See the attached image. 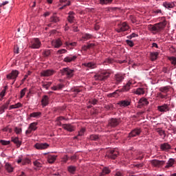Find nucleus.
Returning <instances> with one entry per match:
<instances>
[{"label": "nucleus", "mask_w": 176, "mask_h": 176, "mask_svg": "<svg viewBox=\"0 0 176 176\" xmlns=\"http://www.w3.org/2000/svg\"><path fill=\"white\" fill-rule=\"evenodd\" d=\"M127 30H129V26L127 25V23H126V22L118 24L117 28H116V31H117L118 33L124 32V31H127Z\"/></svg>", "instance_id": "obj_8"}, {"label": "nucleus", "mask_w": 176, "mask_h": 176, "mask_svg": "<svg viewBox=\"0 0 176 176\" xmlns=\"http://www.w3.org/2000/svg\"><path fill=\"white\" fill-rule=\"evenodd\" d=\"M60 3H65L64 6H69L71 5V1L67 0H59Z\"/></svg>", "instance_id": "obj_46"}, {"label": "nucleus", "mask_w": 176, "mask_h": 176, "mask_svg": "<svg viewBox=\"0 0 176 176\" xmlns=\"http://www.w3.org/2000/svg\"><path fill=\"white\" fill-rule=\"evenodd\" d=\"M162 5L164 8H166V9H168V10H171V9H174V8H175V4L173 2L170 3L168 1H165Z\"/></svg>", "instance_id": "obj_16"}, {"label": "nucleus", "mask_w": 176, "mask_h": 176, "mask_svg": "<svg viewBox=\"0 0 176 176\" xmlns=\"http://www.w3.org/2000/svg\"><path fill=\"white\" fill-rule=\"evenodd\" d=\"M50 21L52 23H58V21H60V19L56 16V14H54V15L50 18Z\"/></svg>", "instance_id": "obj_36"}, {"label": "nucleus", "mask_w": 176, "mask_h": 176, "mask_svg": "<svg viewBox=\"0 0 176 176\" xmlns=\"http://www.w3.org/2000/svg\"><path fill=\"white\" fill-rule=\"evenodd\" d=\"M157 97H160V98H167V95H163L161 92L157 94Z\"/></svg>", "instance_id": "obj_52"}, {"label": "nucleus", "mask_w": 176, "mask_h": 176, "mask_svg": "<svg viewBox=\"0 0 176 176\" xmlns=\"http://www.w3.org/2000/svg\"><path fill=\"white\" fill-rule=\"evenodd\" d=\"M54 74V70L53 69H47L41 72V76H52V75Z\"/></svg>", "instance_id": "obj_18"}, {"label": "nucleus", "mask_w": 176, "mask_h": 176, "mask_svg": "<svg viewBox=\"0 0 176 176\" xmlns=\"http://www.w3.org/2000/svg\"><path fill=\"white\" fill-rule=\"evenodd\" d=\"M174 163H175V160L173 158L169 159L168 162L166 163V165L165 166L166 168H169V167H173L174 166Z\"/></svg>", "instance_id": "obj_28"}, {"label": "nucleus", "mask_w": 176, "mask_h": 176, "mask_svg": "<svg viewBox=\"0 0 176 176\" xmlns=\"http://www.w3.org/2000/svg\"><path fill=\"white\" fill-rule=\"evenodd\" d=\"M131 87H133V82H131V81H129L125 85L122 87V88L120 89V91L124 93L129 91Z\"/></svg>", "instance_id": "obj_15"}, {"label": "nucleus", "mask_w": 176, "mask_h": 176, "mask_svg": "<svg viewBox=\"0 0 176 176\" xmlns=\"http://www.w3.org/2000/svg\"><path fill=\"white\" fill-rule=\"evenodd\" d=\"M34 166H35L36 167H42V164H41L38 161H34Z\"/></svg>", "instance_id": "obj_58"}, {"label": "nucleus", "mask_w": 176, "mask_h": 176, "mask_svg": "<svg viewBox=\"0 0 176 176\" xmlns=\"http://www.w3.org/2000/svg\"><path fill=\"white\" fill-rule=\"evenodd\" d=\"M52 45L54 47L58 49V47H61V46H63V41H61V39L58 38L55 41H52Z\"/></svg>", "instance_id": "obj_17"}, {"label": "nucleus", "mask_w": 176, "mask_h": 176, "mask_svg": "<svg viewBox=\"0 0 176 176\" xmlns=\"http://www.w3.org/2000/svg\"><path fill=\"white\" fill-rule=\"evenodd\" d=\"M44 56H45V57H48V56H50V50H47L44 52Z\"/></svg>", "instance_id": "obj_62"}, {"label": "nucleus", "mask_w": 176, "mask_h": 176, "mask_svg": "<svg viewBox=\"0 0 176 176\" xmlns=\"http://www.w3.org/2000/svg\"><path fill=\"white\" fill-rule=\"evenodd\" d=\"M63 129L67 130V131H69L70 133L74 131V128L71 124H62Z\"/></svg>", "instance_id": "obj_23"}, {"label": "nucleus", "mask_w": 176, "mask_h": 176, "mask_svg": "<svg viewBox=\"0 0 176 176\" xmlns=\"http://www.w3.org/2000/svg\"><path fill=\"white\" fill-rule=\"evenodd\" d=\"M113 0H100V5H111Z\"/></svg>", "instance_id": "obj_37"}, {"label": "nucleus", "mask_w": 176, "mask_h": 176, "mask_svg": "<svg viewBox=\"0 0 176 176\" xmlns=\"http://www.w3.org/2000/svg\"><path fill=\"white\" fill-rule=\"evenodd\" d=\"M135 94H138V96H141L142 94H145V89L144 88H138L135 91Z\"/></svg>", "instance_id": "obj_32"}, {"label": "nucleus", "mask_w": 176, "mask_h": 176, "mask_svg": "<svg viewBox=\"0 0 176 176\" xmlns=\"http://www.w3.org/2000/svg\"><path fill=\"white\" fill-rule=\"evenodd\" d=\"M119 123H120V120L118 118H111L109 120L107 127H116L119 126Z\"/></svg>", "instance_id": "obj_9"}, {"label": "nucleus", "mask_w": 176, "mask_h": 176, "mask_svg": "<svg viewBox=\"0 0 176 176\" xmlns=\"http://www.w3.org/2000/svg\"><path fill=\"white\" fill-rule=\"evenodd\" d=\"M56 159H57V155H50L47 156V162L51 164L56 162Z\"/></svg>", "instance_id": "obj_25"}, {"label": "nucleus", "mask_w": 176, "mask_h": 176, "mask_svg": "<svg viewBox=\"0 0 176 176\" xmlns=\"http://www.w3.org/2000/svg\"><path fill=\"white\" fill-rule=\"evenodd\" d=\"M131 104V102L129 100H122L118 102V105L121 108H126V107H129Z\"/></svg>", "instance_id": "obj_12"}, {"label": "nucleus", "mask_w": 176, "mask_h": 176, "mask_svg": "<svg viewBox=\"0 0 176 176\" xmlns=\"http://www.w3.org/2000/svg\"><path fill=\"white\" fill-rule=\"evenodd\" d=\"M95 45L94 43L89 44L88 45L84 46V50H88V49H91L94 47Z\"/></svg>", "instance_id": "obj_49"}, {"label": "nucleus", "mask_w": 176, "mask_h": 176, "mask_svg": "<svg viewBox=\"0 0 176 176\" xmlns=\"http://www.w3.org/2000/svg\"><path fill=\"white\" fill-rule=\"evenodd\" d=\"M115 60L112 58H107L103 62L104 65H108V64H113Z\"/></svg>", "instance_id": "obj_30"}, {"label": "nucleus", "mask_w": 176, "mask_h": 176, "mask_svg": "<svg viewBox=\"0 0 176 176\" xmlns=\"http://www.w3.org/2000/svg\"><path fill=\"white\" fill-rule=\"evenodd\" d=\"M142 131L141 129L136 128L129 133V137H137L141 134Z\"/></svg>", "instance_id": "obj_14"}, {"label": "nucleus", "mask_w": 176, "mask_h": 176, "mask_svg": "<svg viewBox=\"0 0 176 176\" xmlns=\"http://www.w3.org/2000/svg\"><path fill=\"white\" fill-rule=\"evenodd\" d=\"M99 138L100 137L98 135H91L89 136V140H91V141H97Z\"/></svg>", "instance_id": "obj_44"}, {"label": "nucleus", "mask_w": 176, "mask_h": 176, "mask_svg": "<svg viewBox=\"0 0 176 176\" xmlns=\"http://www.w3.org/2000/svg\"><path fill=\"white\" fill-rule=\"evenodd\" d=\"M118 155L119 151H118L116 149L108 150L106 153V157H108L109 159L115 160Z\"/></svg>", "instance_id": "obj_6"}, {"label": "nucleus", "mask_w": 176, "mask_h": 176, "mask_svg": "<svg viewBox=\"0 0 176 176\" xmlns=\"http://www.w3.org/2000/svg\"><path fill=\"white\" fill-rule=\"evenodd\" d=\"M167 25V21L164 20L162 22H160L158 23H155V25H150L148 28L151 31H155V32H160L162 31L166 25Z\"/></svg>", "instance_id": "obj_1"}, {"label": "nucleus", "mask_w": 176, "mask_h": 176, "mask_svg": "<svg viewBox=\"0 0 176 176\" xmlns=\"http://www.w3.org/2000/svg\"><path fill=\"white\" fill-rule=\"evenodd\" d=\"M160 148L162 151H168L171 149V146L168 143H164L161 144Z\"/></svg>", "instance_id": "obj_26"}, {"label": "nucleus", "mask_w": 176, "mask_h": 176, "mask_svg": "<svg viewBox=\"0 0 176 176\" xmlns=\"http://www.w3.org/2000/svg\"><path fill=\"white\" fill-rule=\"evenodd\" d=\"M74 14L75 13H74V12H69V16L67 17L69 23H74V21H75V16H74Z\"/></svg>", "instance_id": "obj_27"}, {"label": "nucleus", "mask_w": 176, "mask_h": 176, "mask_svg": "<svg viewBox=\"0 0 176 176\" xmlns=\"http://www.w3.org/2000/svg\"><path fill=\"white\" fill-rule=\"evenodd\" d=\"M65 45L67 47H75V46H76V42L69 43L66 41Z\"/></svg>", "instance_id": "obj_40"}, {"label": "nucleus", "mask_w": 176, "mask_h": 176, "mask_svg": "<svg viewBox=\"0 0 176 176\" xmlns=\"http://www.w3.org/2000/svg\"><path fill=\"white\" fill-rule=\"evenodd\" d=\"M57 53H58V54H64L67 53V50H65V49L58 50Z\"/></svg>", "instance_id": "obj_57"}, {"label": "nucleus", "mask_w": 176, "mask_h": 176, "mask_svg": "<svg viewBox=\"0 0 176 176\" xmlns=\"http://www.w3.org/2000/svg\"><path fill=\"white\" fill-rule=\"evenodd\" d=\"M11 141L15 144L17 148H20V146H21V140H20L19 137H12Z\"/></svg>", "instance_id": "obj_21"}, {"label": "nucleus", "mask_w": 176, "mask_h": 176, "mask_svg": "<svg viewBox=\"0 0 176 176\" xmlns=\"http://www.w3.org/2000/svg\"><path fill=\"white\" fill-rule=\"evenodd\" d=\"M14 133H16V134H21L23 130L21 129V128L15 126L14 129Z\"/></svg>", "instance_id": "obj_48"}, {"label": "nucleus", "mask_w": 176, "mask_h": 176, "mask_svg": "<svg viewBox=\"0 0 176 176\" xmlns=\"http://www.w3.org/2000/svg\"><path fill=\"white\" fill-rule=\"evenodd\" d=\"M41 46H42V43H41L39 38H33L29 43L30 49H39Z\"/></svg>", "instance_id": "obj_4"}, {"label": "nucleus", "mask_w": 176, "mask_h": 176, "mask_svg": "<svg viewBox=\"0 0 176 176\" xmlns=\"http://www.w3.org/2000/svg\"><path fill=\"white\" fill-rule=\"evenodd\" d=\"M41 104L43 107H47V105H49V96L47 95L43 96L41 100Z\"/></svg>", "instance_id": "obj_24"}, {"label": "nucleus", "mask_w": 176, "mask_h": 176, "mask_svg": "<svg viewBox=\"0 0 176 176\" xmlns=\"http://www.w3.org/2000/svg\"><path fill=\"white\" fill-rule=\"evenodd\" d=\"M157 109L160 112H167V111H170V107H168V104H164L163 105L158 106Z\"/></svg>", "instance_id": "obj_20"}, {"label": "nucleus", "mask_w": 176, "mask_h": 176, "mask_svg": "<svg viewBox=\"0 0 176 176\" xmlns=\"http://www.w3.org/2000/svg\"><path fill=\"white\" fill-rule=\"evenodd\" d=\"M75 73V70L71 69L69 67H65L60 69V74L63 76H66L67 79H71L72 76H74V74Z\"/></svg>", "instance_id": "obj_3"}, {"label": "nucleus", "mask_w": 176, "mask_h": 176, "mask_svg": "<svg viewBox=\"0 0 176 176\" xmlns=\"http://www.w3.org/2000/svg\"><path fill=\"white\" fill-rule=\"evenodd\" d=\"M41 116H42V113L41 112H34L30 113V118H41Z\"/></svg>", "instance_id": "obj_34"}, {"label": "nucleus", "mask_w": 176, "mask_h": 176, "mask_svg": "<svg viewBox=\"0 0 176 176\" xmlns=\"http://www.w3.org/2000/svg\"><path fill=\"white\" fill-rule=\"evenodd\" d=\"M19 70H12L10 74H7L6 78L8 80H14L12 83V85H14L16 79H17V76H19Z\"/></svg>", "instance_id": "obj_5"}, {"label": "nucleus", "mask_w": 176, "mask_h": 176, "mask_svg": "<svg viewBox=\"0 0 176 176\" xmlns=\"http://www.w3.org/2000/svg\"><path fill=\"white\" fill-rule=\"evenodd\" d=\"M168 90H170V86H165L160 88V91L162 93H168Z\"/></svg>", "instance_id": "obj_35"}, {"label": "nucleus", "mask_w": 176, "mask_h": 176, "mask_svg": "<svg viewBox=\"0 0 176 176\" xmlns=\"http://www.w3.org/2000/svg\"><path fill=\"white\" fill-rule=\"evenodd\" d=\"M109 173H111V170H109V168L105 167L102 169V173H100V176L107 175V174H109Z\"/></svg>", "instance_id": "obj_33"}, {"label": "nucleus", "mask_w": 176, "mask_h": 176, "mask_svg": "<svg viewBox=\"0 0 176 176\" xmlns=\"http://www.w3.org/2000/svg\"><path fill=\"white\" fill-rule=\"evenodd\" d=\"M118 9H119V8L118 7H110L108 8V11L109 12H113L115 10H118Z\"/></svg>", "instance_id": "obj_59"}, {"label": "nucleus", "mask_w": 176, "mask_h": 176, "mask_svg": "<svg viewBox=\"0 0 176 176\" xmlns=\"http://www.w3.org/2000/svg\"><path fill=\"white\" fill-rule=\"evenodd\" d=\"M76 58H78L77 56H74V55H69L68 56H66L63 61L65 63H72V61H75V60H76Z\"/></svg>", "instance_id": "obj_19"}, {"label": "nucleus", "mask_w": 176, "mask_h": 176, "mask_svg": "<svg viewBox=\"0 0 176 176\" xmlns=\"http://www.w3.org/2000/svg\"><path fill=\"white\" fill-rule=\"evenodd\" d=\"M17 163L18 164H20V163H22L23 166H25V164H30V163H31V160H30V159L28 158L19 157Z\"/></svg>", "instance_id": "obj_11"}, {"label": "nucleus", "mask_w": 176, "mask_h": 176, "mask_svg": "<svg viewBox=\"0 0 176 176\" xmlns=\"http://www.w3.org/2000/svg\"><path fill=\"white\" fill-rule=\"evenodd\" d=\"M5 109H8V107L6 104H3L0 107V113H3V112H5Z\"/></svg>", "instance_id": "obj_50"}, {"label": "nucleus", "mask_w": 176, "mask_h": 176, "mask_svg": "<svg viewBox=\"0 0 176 176\" xmlns=\"http://www.w3.org/2000/svg\"><path fill=\"white\" fill-rule=\"evenodd\" d=\"M168 60L173 65H176V58L175 57H174V56L169 57Z\"/></svg>", "instance_id": "obj_47"}, {"label": "nucleus", "mask_w": 176, "mask_h": 176, "mask_svg": "<svg viewBox=\"0 0 176 176\" xmlns=\"http://www.w3.org/2000/svg\"><path fill=\"white\" fill-rule=\"evenodd\" d=\"M108 97L109 98H112V97H118V93H116V91L112 93V94H109L108 95Z\"/></svg>", "instance_id": "obj_60"}, {"label": "nucleus", "mask_w": 176, "mask_h": 176, "mask_svg": "<svg viewBox=\"0 0 176 176\" xmlns=\"http://www.w3.org/2000/svg\"><path fill=\"white\" fill-rule=\"evenodd\" d=\"M85 131H86V129L82 128L80 131H78V134L75 138H79V137H82L85 134Z\"/></svg>", "instance_id": "obj_43"}, {"label": "nucleus", "mask_w": 176, "mask_h": 176, "mask_svg": "<svg viewBox=\"0 0 176 176\" xmlns=\"http://www.w3.org/2000/svg\"><path fill=\"white\" fill-rule=\"evenodd\" d=\"M139 104H140V105H148L149 102L147 98H142L139 100Z\"/></svg>", "instance_id": "obj_31"}, {"label": "nucleus", "mask_w": 176, "mask_h": 176, "mask_svg": "<svg viewBox=\"0 0 176 176\" xmlns=\"http://www.w3.org/2000/svg\"><path fill=\"white\" fill-rule=\"evenodd\" d=\"M50 86H52V82H43L42 87L46 90L49 89Z\"/></svg>", "instance_id": "obj_42"}, {"label": "nucleus", "mask_w": 176, "mask_h": 176, "mask_svg": "<svg viewBox=\"0 0 176 176\" xmlns=\"http://www.w3.org/2000/svg\"><path fill=\"white\" fill-rule=\"evenodd\" d=\"M157 133H158V134L160 135H161V137L163 136V135H164V137H166V133H164V131H163L162 129H158L157 131Z\"/></svg>", "instance_id": "obj_53"}, {"label": "nucleus", "mask_w": 176, "mask_h": 176, "mask_svg": "<svg viewBox=\"0 0 176 176\" xmlns=\"http://www.w3.org/2000/svg\"><path fill=\"white\" fill-rule=\"evenodd\" d=\"M6 170H7V171L8 173H12V171H13V167H12V165H10L9 164H6Z\"/></svg>", "instance_id": "obj_45"}, {"label": "nucleus", "mask_w": 176, "mask_h": 176, "mask_svg": "<svg viewBox=\"0 0 176 176\" xmlns=\"http://www.w3.org/2000/svg\"><path fill=\"white\" fill-rule=\"evenodd\" d=\"M126 43L128 46H130V47H133V46H134V43L132 41L126 40Z\"/></svg>", "instance_id": "obj_51"}, {"label": "nucleus", "mask_w": 176, "mask_h": 176, "mask_svg": "<svg viewBox=\"0 0 176 176\" xmlns=\"http://www.w3.org/2000/svg\"><path fill=\"white\" fill-rule=\"evenodd\" d=\"M110 75L111 73L107 71H102L96 74L94 76V79L95 80H105V79H108V78H109Z\"/></svg>", "instance_id": "obj_2"}, {"label": "nucleus", "mask_w": 176, "mask_h": 176, "mask_svg": "<svg viewBox=\"0 0 176 176\" xmlns=\"http://www.w3.org/2000/svg\"><path fill=\"white\" fill-rule=\"evenodd\" d=\"M27 91V88H23L21 91V98H23L25 96V92Z\"/></svg>", "instance_id": "obj_54"}, {"label": "nucleus", "mask_w": 176, "mask_h": 176, "mask_svg": "<svg viewBox=\"0 0 176 176\" xmlns=\"http://www.w3.org/2000/svg\"><path fill=\"white\" fill-rule=\"evenodd\" d=\"M91 38H93V35L88 33L82 35V39H84V41H89V39H91Z\"/></svg>", "instance_id": "obj_41"}, {"label": "nucleus", "mask_w": 176, "mask_h": 176, "mask_svg": "<svg viewBox=\"0 0 176 176\" xmlns=\"http://www.w3.org/2000/svg\"><path fill=\"white\" fill-rule=\"evenodd\" d=\"M98 102V100H97V99H93L89 101L90 104H91L92 105H96V104H97Z\"/></svg>", "instance_id": "obj_61"}, {"label": "nucleus", "mask_w": 176, "mask_h": 176, "mask_svg": "<svg viewBox=\"0 0 176 176\" xmlns=\"http://www.w3.org/2000/svg\"><path fill=\"white\" fill-rule=\"evenodd\" d=\"M0 144H1V145H9V144H10V141H8V140H0Z\"/></svg>", "instance_id": "obj_56"}, {"label": "nucleus", "mask_w": 176, "mask_h": 176, "mask_svg": "<svg viewBox=\"0 0 176 176\" xmlns=\"http://www.w3.org/2000/svg\"><path fill=\"white\" fill-rule=\"evenodd\" d=\"M151 163L153 167H162V166H164L166 161L164 160H152Z\"/></svg>", "instance_id": "obj_10"}, {"label": "nucleus", "mask_w": 176, "mask_h": 176, "mask_svg": "<svg viewBox=\"0 0 176 176\" xmlns=\"http://www.w3.org/2000/svg\"><path fill=\"white\" fill-rule=\"evenodd\" d=\"M14 105L15 107V109L21 108V107H23V104L21 102H18Z\"/></svg>", "instance_id": "obj_63"}, {"label": "nucleus", "mask_w": 176, "mask_h": 176, "mask_svg": "<svg viewBox=\"0 0 176 176\" xmlns=\"http://www.w3.org/2000/svg\"><path fill=\"white\" fill-rule=\"evenodd\" d=\"M67 170L69 173H71V174H75V171H76V167L74 166H68Z\"/></svg>", "instance_id": "obj_38"}, {"label": "nucleus", "mask_w": 176, "mask_h": 176, "mask_svg": "<svg viewBox=\"0 0 176 176\" xmlns=\"http://www.w3.org/2000/svg\"><path fill=\"white\" fill-rule=\"evenodd\" d=\"M37 126L38 122H32L31 124H30L28 130L25 131L26 135H28V134H31L32 131H36V129H38Z\"/></svg>", "instance_id": "obj_7"}, {"label": "nucleus", "mask_w": 176, "mask_h": 176, "mask_svg": "<svg viewBox=\"0 0 176 176\" xmlns=\"http://www.w3.org/2000/svg\"><path fill=\"white\" fill-rule=\"evenodd\" d=\"M82 65L87 67V68H90V69H93L96 67L95 63L91 62L83 63Z\"/></svg>", "instance_id": "obj_29"}, {"label": "nucleus", "mask_w": 176, "mask_h": 176, "mask_svg": "<svg viewBox=\"0 0 176 176\" xmlns=\"http://www.w3.org/2000/svg\"><path fill=\"white\" fill-rule=\"evenodd\" d=\"M5 94H6V87L0 93V97H1V98H3V97H5Z\"/></svg>", "instance_id": "obj_55"}, {"label": "nucleus", "mask_w": 176, "mask_h": 176, "mask_svg": "<svg viewBox=\"0 0 176 176\" xmlns=\"http://www.w3.org/2000/svg\"><path fill=\"white\" fill-rule=\"evenodd\" d=\"M158 56H159V53L151 52V58L152 61H155V60H157Z\"/></svg>", "instance_id": "obj_39"}, {"label": "nucleus", "mask_w": 176, "mask_h": 176, "mask_svg": "<svg viewBox=\"0 0 176 176\" xmlns=\"http://www.w3.org/2000/svg\"><path fill=\"white\" fill-rule=\"evenodd\" d=\"M14 53H16V54H19V46L16 45L14 47Z\"/></svg>", "instance_id": "obj_64"}, {"label": "nucleus", "mask_w": 176, "mask_h": 176, "mask_svg": "<svg viewBox=\"0 0 176 176\" xmlns=\"http://www.w3.org/2000/svg\"><path fill=\"white\" fill-rule=\"evenodd\" d=\"M115 79L116 83H121V82H123V80L124 79V75L122 74H117L115 75Z\"/></svg>", "instance_id": "obj_22"}, {"label": "nucleus", "mask_w": 176, "mask_h": 176, "mask_svg": "<svg viewBox=\"0 0 176 176\" xmlns=\"http://www.w3.org/2000/svg\"><path fill=\"white\" fill-rule=\"evenodd\" d=\"M36 149H47L49 148V144L47 143H37L34 145Z\"/></svg>", "instance_id": "obj_13"}]
</instances>
